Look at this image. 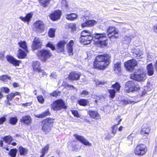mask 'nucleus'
<instances>
[{
    "label": "nucleus",
    "mask_w": 157,
    "mask_h": 157,
    "mask_svg": "<svg viewBox=\"0 0 157 157\" xmlns=\"http://www.w3.org/2000/svg\"><path fill=\"white\" fill-rule=\"evenodd\" d=\"M10 100H9L8 99H7L6 100H5V103L6 104V105H11V103H10Z\"/></svg>",
    "instance_id": "69168bd1"
},
{
    "label": "nucleus",
    "mask_w": 157,
    "mask_h": 157,
    "mask_svg": "<svg viewBox=\"0 0 157 157\" xmlns=\"http://www.w3.org/2000/svg\"><path fill=\"white\" fill-rule=\"evenodd\" d=\"M17 150L16 148L11 149L8 152V155L11 157H15L16 155Z\"/></svg>",
    "instance_id": "79ce46f5"
},
{
    "label": "nucleus",
    "mask_w": 157,
    "mask_h": 157,
    "mask_svg": "<svg viewBox=\"0 0 157 157\" xmlns=\"http://www.w3.org/2000/svg\"><path fill=\"white\" fill-rule=\"evenodd\" d=\"M37 98L39 103L40 104H43L44 101V99L42 95H39L37 97Z\"/></svg>",
    "instance_id": "8fccbe9b"
},
{
    "label": "nucleus",
    "mask_w": 157,
    "mask_h": 157,
    "mask_svg": "<svg viewBox=\"0 0 157 157\" xmlns=\"http://www.w3.org/2000/svg\"><path fill=\"white\" fill-rule=\"evenodd\" d=\"M60 93V91L58 90H56L53 91L50 94V95L56 98Z\"/></svg>",
    "instance_id": "49530a36"
},
{
    "label": "nucleus",
    "mask_w": 157,
    "mask_h": 157,
    "mask_svg": "<svg viewBox=\"0 0 157 157\" xmlns=\"http://www.w3.org/2000/svg\"><path fill=\"white\" fill-rule=\"evenodd\" d=\"M18 151L20 155L25 156L28 154V151L27 148L21 146L18 148Z\"/></svg>",
    "instance_id": "c85d7f7f"
},
{
    "label": "nucleus",
    "mask_w": 157,
    "mask_h": 157,
    "mask_svg": "<svg viewBox=\"0 0 157 157\" xmlns=\"http://www.w3.org/2000/svg\"><path fill=\"white\" fill-rule=\"evenodd\" d=\"M121 63L118 62L114 64L113 70L114 71H117L118 72H120L121 71Z\"/></svg>",
    "instance_id": "72a5a7b5"
},
{
    "label": "nucleus",
    "mask_w": 157,
    "mask_h": 157,
    "mask_svg": "<svg viewBox=\"0 0 157 157\" xmlns=\"http://www.w3.org/2000/svg\"><path fill=\"white\" fill-rule=\"evenodd\" d=\"M111 56L108 53H104L97 56L93 63V68L98 70H105L111 62Z\"/></svg>",
    "instance_id": "f03ea898"
},
{
    "label": "nucleus",
    "mask_w": 157,
    "mask_h": 157,
    "mask_svg": "<svg viewBox=\"0 0 157 157\" xmlns=\"http://www.w3.org/2000/svg\"><path fill=\"white\" fill-rule=\"evenodd\" d=\"M6 120V115H4L0 117V125L3 124Z\"/></svg>",
    "instance_id": "603ef678"
},
{
    "label": "nucleus",
    "mask_w": 157,
    "mask_h": 157,
    "mask_svg": "<svg viewBox=\"0 0 157 157\" xmlns=\"http://www.w3.org/2000/svg\"><path fill=\"white\" fill-rule=\"evenodd\" d=\"M78 104L80 106H85L89 103L88 100L86 99H81L78 101Z\"/></svg>",
    "instance_id": "2f4dec72"
},
{
    "label": "nucleus",
    "mask_w": 157,
    "mask_h": 157,
    "mask_svg": "<svg viewBox=\"0 0 157 157\" xmlns=\"http://www.w3.org/2000/svg\"><path fill=\"white\" fill-rule=\"evenodd\" d=\"M55 120L54 118L48 117L41 121V130L45 134H48L52 131Z\"/></svg>",
    "instance_id": "7ed1b4c3"
},
{
    "label": "nucleus",
    "mask_w": 157,
    "mask_h": 157,
    "mask_svg": "<svg viewBox=\"0 0 157 157\" xmlns=\"http://www.w3.org/2000/svg\"><path fill=\"white\" fill-rule=\"evenodd\" d=\"M51 115V113L49 109H47L45 111L42 112L41 113L35 116L36 117L39 118H43L47 116Z\"/></svg>",
    "instance_id": "a878e982"
},
{
    "label": "nucleus",
    "mask_w": 157,
    "mask_h": 157,
    "mask_svg": "<svg viewBox=\"0 0 157 157\" xmlns=\"http://www.w3.org/2000/svg\"><path fill=\"white\" fill-rule=\"evenodd\" d=\"M40 5L44 7H47L49 4L50 0H38Z\"/></svg>",
    "instance_id": "58836bf2"
},
{
    "label": "nucleus",
    "mask_w": 157,
    "mask_h": 157,
    "mask_svg": "<svg viewBox=\"0 0 157 157\" xmlns=\"http://www.w3.org/2000/svg\"><path fill=\"white\" fill-rule=\"evenodd\" d=\"M133 54L136 55V57H137V59H138V57H139L142 55V52L139 49H136L134 52Z\"/></svg>",
    "instance_id": "c03bdc74"
},
{
    "label": "nucleus",
    "mask_w": 157,
    "mask_h": 157,
    "mask_svg": "<svg viewBox=\"0 0 157 157\" xmlns=\"http://www.w3.org/2000/svg\"><path fill=\"white\" fill-rule=\"evenodd\" d=\"M33 28L38 32L41 33L45 30V24L42 20H38L36 21L33 23Z\"/></svg>",
    "instance_id": "9b49d317"
},
{
    "label": "nucleus",
    "mask_w": 157,
    "mask_h": 157,
    "mask_svg": "<svg viewBox=\"0 0 157 157\" xmlns=\"http://www.w3.org/2000/svg\"><path fill=\"white\" fill-rule=\"evenodd\" d=\"M107 34L105 33H95L94 37L98 40L97 43L101 47L106 46L108 44V38L110 39H117L119 37L116 35L118 33L117 29L113 26H109L106 30Z\"/></svg>",
    "instance_id": "f257e3e1"
},
{
    "label": "nucleus",
    "mask_w": 157,
    "mask_h": 157,
    "mask_svg": "<svg viewBox=\"0 0 157 157\" xmlns=\"http://www.w3.org/2000/svg\"><path fill=\"white\" fill-rule=\"evenodd\" d=\"M0 90L4 92L5 93L7 94L10 92V89L6 87H3L0 88Z\"/></svg>",
    "instance_id": "864d4df0"
},
{
    "label": "nucleus",
    "mask_w": 157,
    "mask_h": 157,
    "mask_svg": "<svg viewBox=\"0 0 157 157\" xmlns=\"http://www.w3.org/2000/svg\"><path fill=\"white\" fill-rule=\"evenodd\" d=\"M18 119L16 117H12L10 118L9 123L12 125H15L17 123Z\"/></svg>",
    "instance_id": "a19ab883"
},
{
    "label": "nucleus",
    "mask_w": 157,
    "mask_h": 157,
    "mask_svg": "<svg viewBox=\"0 0 157 157\" xmlns=\"http://www.w3.org/2000/svg\"><path fill=\"white\" fill-rule=\"evenodd\" d=\"M33 16V14L32 12L27 13L25 17L20 16L19 18L25 22L29 23L31 20Z\"/></svg>",
    "instance_id": "393cba45"
},
{
    "label": "nucleus",
    "mask_w": 157,
    "mask_h": 157,
    "mask_svg": "<svg viewBox=\"0 0 157 157\" xmlns=\"http://www.w3.org/2000/svg\"><path fill=\"white\" fill-rule=\"evenodd\" d=\"M62 12L61 10H57L52 12L49 15L50 19L53 21H57L60 19Z\"/></svg>",
    "instance_id": "1a4fd4ad"
},
{
    "label": "nucleus",
    "mask_w": 157,
    "mask_h": 157,
    "mask_svg": "<svg viewBox=\"0 0 157 157\" xmlns=\"http://www.w3.org/2000/svg\"><path fill=\"white\" fill-rule=\"evenodd\" d=\"M140 87L138 84H135L133 81L129 80L125 84L124 92L127 94L130 92L140 90Z\"/></svg>",
    "instance_id": "0eeeda50"
},
{
    "label": "nucleus",
    "mask_w": 157,
    "mask_h": 157,
    "mask_svg": "<svg viewBox=\"0 0 157 157\" xmlns=\"http://www.w3.org/2000/svg\"><path fill=\"white\" fill-rule=\"evenodd\" d=\"M13 86L14 88L18 87L20 86L19 85V84L16 82H14L13 83Z\"/></svg>",
    "instance_id": "680f3d73"
},
{
    "label": "nucleus",
    "mask_w": 157,
    "mask_h": 157,
    "mask_svg": "<svg viewBox=\"0 0 157 157\" xmlns=\"http://www.w3.org/2000/svg\"><path fill=\"white\" fill-rule=\"evenodd\" d=\"M147 76L145 71L141 69H138L134 73L130 75V78L138 82L144 81Z\"/></svg>",
    "instance_id": "39448f33"
},
{
    "label": "nucleus",
    "mask_w": 157,
    "mask_h": 157,
    "mask_svg": "<svg viewBox=\"0 0 157 157\" xmlns=\"http://www.w3.org/2000/svg\"><path fill=\"white\" fill-rule=\"evenodd\" d=\"M148 151L147 147L143 144H137L134 149V154L139 156H143L145 155Z\"/></svg>",
    "instance_id": "6e6552de"
},
{
    "label": "nucleus",
    "mask_w": 157,
    "mask_h": 157,
    "mask_svg": "<svg viewBox=\"0 0 157 157\" xmlns=\"http://www.w3.org/2000/svg\"><path fill=\"white\" fill-rule=\"evenodd\" d=\"M153 29L155 32H157V23L153 26Z\"/></svg>",
    "instance_id": "338daca9"
},
{
    "label": "nucleus",
    "mask_w": 157,
    "mask_h": 157,
    "mask_svg": "<svg viewBox=\"0 0 157 157\" xmlns=\"http://www.w3.org/2000/svg\"><path fill=\"white\" fill-rule=\"evenodd\" d=\"M67 42L64 40L59 41L56 45V50L57 52L60 53L65 52V46Z\"/></svg>",
    "instance_id": "2eb2a0df"
},
{
    "label": "nucleus",
    "mask_w": 157,
    "mask_h": 157,
    "mask_svg": "<svg viewBox=\"0 0 157 157\" xmlns=\"http://www.w3.org/2000/svg\"><path fill=\"white\" fill-rule=\"evenodd\" d=\"M42 45V42L40 38L35 37L32 42L31 48L33 50H35L41 48Z\"/></svg>",
    "instance_id": "f8f14e48"
},
{
    "label": "nucleus",
    "mask_w": 157,
    "mask_h": 157,
    "mask_svg": "<svg viewBox=\"0 0 157 157\" xmlns=\"http://www.w3.org/2000/svg\"><path fill=\"white\" fill-rule=\"evenodd\" d=\"M68 27L69 28L71 29V31L73 32L76 30V26L75 23H71L68 25Z\"/></svg>",
    "instance_id": "a18cd8bd"
},
{
    "label": "nucleus",
    "mask_w": 157,
    "mask_h": 157,
    "mask_svg": "<svg viewBox=\"0 0 157 157\" xmlns=\"http://www.w3.org/2000/svg\"><path fill=\"white\" fill-rule=\"evenodd\" d=\"M66 18L70 21H73L76 19L78 17V15L75 13H71L65 14Z\"/></svg>",
    "instance_id": "cd10ccee"
},
{
    "label": "nucleus",
    "mask_w": 157,
    "mask_h": 157,
    "mask_svg": "<svg viewBox=\"0 0 157 157\" xmlns=\"http://www.w3.org/2000/svg\"><path fill=\"white\" fill-rule=\"evenodd\" d=\"M147 75L149 76L152 75L154 74V70L152 63H150L147 65L146 67Z\"/></svg>",
    "instance_id": "bb28decb"
},
{
    "label": "nucleus",
    "mask_w": 157,
    "mask_h": 157,
    "mask_svg": "<svg viewBox=\"0 0 157 157\" xmlns=\"http://www.w3.org/2000/svg\"><path fill=\"white\" fill-rule=\"evenodd\" d=\"M76 140L82 143L84 145L90 146L92 145L91 143L89 142L83 136H81L77 134H74L73 135Z\"/></svg>",
    "instance_id": "4468645a"
},
{
    "label": "nucleus",
    "mask_w": 157,
    "mask_h": 157,
    "mask_svg": "<svg viewBox=\"0 0 157 157\" xmlns=\"http://www.w3.org/2000/svg\"><path fill=\"white\" fill-rule=\"evenodd\" d=\"M151 128L148 124H143L140 131V133L143 135H148L150 132Z\"/></svg>",
    "instance_id": "aec40b11"
},
{
    "label": "nucleus",
    "mask_w": 157,
    "mask_h": 157,
    "mask_svg": "<svg viewBox=\"0 0 157 157\" xmlns=\"http://www.w3.org/2000/svg\"><path fill=\"white\" fill-rule=\"evenodd\" d=\"M96 23V21L94 20H87L85 22L81 24V27L82 28L86 27H92L94 26Z\"/></svg>",
    "instance_id": "b1692460"
},
{
    "label": "nucleus",
    "mask_w": 157,
    "mask_h": 157,
    "mask_svg": "<svg viewBox=\"0 0 157 157\" xmlns=\"http://www.w3.org/2000/svg\"><path fill=\"white\" fill-rule=\"evenodd\" d=\"M6 57L7 61L15 66H19L20 64L21 63V60L15 59L11 56L7 55Z\"/></svg>",
    "instance_id": "dca6fc26"
},
{
    "label": "nucleus",
    "mask_w": 157,
    "mask_h": 157,
    "mask_svg": "<svg viewBox=\"0 0 157 157\" xmlns=\"http://www.w3.org/2000/svg\"><path fill=\"white\" fill-rule=\"evenodd\" d=\"M37 56L42 62H45L52 57V55L50 50L43 49L37 51Z\"/></svg>",
    "instance_id": "423d86ee"
},
{
    "label": "nucleus",
    "mask_w": 157,
    "mask_h": 157,
    "mask_svg": "<svg viewBox=\"0 0 157 157\" xmlns=\"http://www.w3.org/2000/svg\"><path fill=\"white\" fill-rule=\"evenodd\" d=\"M147 90H145V89H144L142 92V94L141 95V97L143 96H144L146 94H147Z\"/></svg>",
    "instance_id": "e2e57ef3"
},
{
    "label": "nucleus",
    "mask_w": 157,
    "mask_h": 157,
    "mask_svg": "<svg viewBox=\"0 0 157 157\" xmlns=\"http://www.w3.org/2000/svg\"><path fill=\"white\" fill-rule=\"evenodd\" d=\"M65 87H68V88H72L74 89V87L72 85H70L68 84H66L65 85Z\"/></svg>",
    "instance_id": "0e129e2a"
},
{
    "label": "nucleus",
    "mask_w": 157,
    "mask_h": 157,
    "mask_svg": "<svg viewBox=\"0 0 157 157\" xmlns=\"http://www.w3.org/2000/svg\"><path fill=\"white\" fill-rule=\"evenodd\" d=\"M154 68L155 70L157 72V60L156 61V62L154 64Z\"/></svg>",
    "instance_id": "774afa93"
},
{
    "label": "nucleus",
    "mask_w": 157,
    "mask_h": 157,
    "mask_svg": "<svg viewBox=\"0 0 157 157\" xmlns=\"http://www.w3.org/2000/svg\"><path fill=\"white\" fill-rule=\"evenodd\" d=\"M46 46L50 48L52 51H54L56 49L55 45L52 43L49 42L46 44Z\"/></svg>",
    "instance_id": "09e8293b"
},
{
    "label": "nucleus",
    "mask_w": 157,
    "mask_h": 157,
    "mask_svg": "<svg viewBox=\"0 0 157 157\" xmlns=\"http://www.w3.org/2000/svg\"><path fill=\"white\" fill-rule=\"evenodd\" d=\"M56 29L52 28L49 29L48 32V35L50 38H53L55 36V33Z\"/></svg>",
    "instance_id": "e433bc0d"
},
{
    "label": "nucleus",
    "mask_w": 157,
    "mask_h": 157,
    "mask_svg": "<svg viewBox=\"0 0 157 157\" xmlns=\"http://www.w3.org/2000/svg\"><path fill=\"white\" fill-rule=\"evenodd\" d=\"M88 114L92 119L97 120L101 119L100 115L98 112L94 110H89L87 112Z\"/></svg>",
    "instance_id": "6ab92c4d"
},
{
    "label": "nucleus",
    "mask_w": 157,
    "mask_h": 157,
    "mask_svg": "<svg viewBox=\"0 0 157 157\" xmlns=\"http://www.w3.org/2000/svg\"><path fill=\"white\" fill-rule=\"evenodd\" d=\"M81 75L80 72L77 71H73L68 74V78L69 80L71 81L79 80Z\"/></svg>",
    "instance_id": "ddd939ff"
},
{
    "label": "nucleus",
    "mask_w": 157,
    "mask_h": 157,
    "mask_svg": "<svg viewBox=\"0 0 157 157\" xmlns=\"http://www.w3.org/2000/svg\"><path fill=\"white\" fill-rule=\"evenodd\" d=\"M72 148L73 151H77L78 148L77 147V144H75L72 146Z\"/></svg>",
    "instance_id": "bf43d9fd"
},
{
    "label": "nucleus",
    "mask_w": 157,
    "mask_h": 157,
    "mask_svg": "<svg viewBox=\"0 0 157 157\" xmlns=\"http://www.w3.org/2000/svg\"><path fill=\"white\" fill-rule=\"evenodd\" d=\"M32 66L33 71L38 73H41L43 71L41 67V64L39 61H34L32 62Z\"/></svg>",
    "instance_id": "f3484780"
},
{
    "label": "nucleus",
    "mask_w": 157,
    "mask_h": 157,
    "mask_svg": "<svg viewBox=\"0 0 157 157\" xmlns=\"http://www.w3.org/2000/svg\"><path fill=\"white\" fill-rule=\"evenodd\" d=\"M5 53L4 51L0 52V60H3L5 58Z\"/></svg>",
    "instance_id": "6e6d98bb"
},
{
    "label": "nucleus",
    "mask_w": 157,
    "mask_h": 157,
    "mask_svg": "<svg viewBox=\"0 0 157 157\" xmlns=\"http://www.w3.org/2000/svg\"><path fill=\"white\" fill-rule=\"evenodd\" d=\"M3 140L6 143L10 144L12 141L13 138L10 135L6 136L2 138Z\"/></svg>",
    "instance_id": "c9c22d12"
},
{
    "label": "nucleus",
    "mask_w": 157,
    "mask_h": 157,
    "mask_svg": "<svg viewBox=\"0 0 157 157\" xmlns=\"http://www.w3.org/2000/svg\"><path fill=\"white\" fill-rule=\"evenodd\" d=\"M13 98L14 97L11 93L6 95V99H8L9 100H10L11 101L13 99Z\"/></svg>",
    "instance_id": "5fc2aeb1"
},
{
    "label": "nucleus",
    "mask_w": 157,
    "mask_h": 157,
    "mask_svg": "<svg viewBox=\"0 0 157 157\" xmlns=\"http://www.w3.org/2000/svg\"><path fill=\"white\" fill-rule=\"evenodd\" d=\"M108 93H109V97L111 99H113L115 97L116 93V91L115 90L113 89H109L108 90Z\"/></svg>",
    "instance_id": "ea45409f"
},
{
    "label": "nucleus",
    "mask_w": 157,
    "mask_h": 157,
    "mask_svg": "<svg viewBox=\"0 0 157 157\" xmlns=\"http://www.w3.org/2000/svg\"><path fill=\"white\" fill-rule=\"evenodd\" d=\"M137 65V61L134 59L128 60L124 63V65L126 70L130 72L133 71L135 67Z\"/></svg>",
    "instance_id": "9d476101"
},
{
    "label": "nucleus",
    "mask_w": 157,
    "mask_h": 157,
    "mask_svg": "<svg viewBox=\"0 0 157 157\" xmlns=\"http://www.w3.org/2000/svg\"><path fill=\"white\" fill-rule=\"evenodd\" d=\"M12 93V94L13 97H14L15 96H17V95H21L20 94V93H19V92H17V91H16V92H15L14 93H13V92H12L11 93Z\"/></svg>",
    "instance_id": "052dcab7"
},
{
    "label": "nucleus",
    "mask_w": 157,
    "mask_h": 157,
    "mask_svg": "<svg viewBox=\"0 0 157 157\" xmlns=\"http://www.w3.org/2000/svg\"><path fill=\"white\" fill-rule=\"evenodd\" d=\"M49 146L48 144H47L43 147L40 151L41 154L39 157H44L45 155L47 154L49 150Z\"/></svg>",
    "instance_id": "c756f323"
},
{
    "label": "nucleus",
    "mask_w": 157,
    "mask_h": 157,
    "mask_svg": "<svg viewBox=\"0 0 157 157\" xmlns=\"http://www.w3.org/2000/svg\"><path fill=\"white\" fill-rule=\"evenodd\" d=\"M72 114L74 117L77 118H79L80 116L78 113V112L77 110H71Z\"/></svg>",
    "instance_id": "3c124183"
},
{
    "label": "nucleus",
    "mask_w": 157,
    "mask_h": 157,
    "mask_svg": "<svg viewBox=\"0 0 157 157\" xmlns=\"http://www.w3.org/2000/svg\"><path fill=\"white\" fill-rule=\"evenodd\" d=\"M32 104H33V102L32 101H30V102L22 103L21 104V105L22 106H23L24 107H26L27 106H30L31 105H32Z\"/></svg>",
    "instance_id": "4d7b16f0"
},
{
    "label": "nucleus",
    "mask_w": 157,
    "mask_h": 157,
    "mask_svg": "<svg viewBox=\"0 0 157 157\" xmlns=\"http://www.w3.org/2000/svg\"><path fill=\"white\" fill-rule=\"evenodd\" d=\"M11 77L7 75H2L0 76V80L3 82H6L8 80H10Z\"/></svg>",
    "instance_id": "37998d69"
},
{
    "label": "nucleus",
    "mask_w": 157,
    "mask_h": 157,
    "mask_svg": "<svg viewBox=\"0 0 157 157\" xmlns=\"http://www.w3.org/2000/svg\"><path fill=\"white\" fill-rule=\"evenodd\" d=\"M89 92L87 90H82L79 93V95L82 97H85V96L89 95Z\"/></svg>",
    "instance_id": "de8ad7c7"
},
{
    "label": "nucleus",
    "mask_w": 157,
    "mask_h": 157,
    "mask_svg": "<svg viewBox=\"0 0 157 157\" xmlns=\"http://www.w3.org/2000/svg\"><path fill=\"white\" fill-rule=\"evenodd\" d=\"M74 44V41L72 40H71L67 45L66 50L69 56H72L74 55L73 48Z\"/></svg>",
    "instance_id": "a211bd4d"
},
{
    "label": "nucleus",
    "mask_w": 157,
    "mask_h": 157,
    "mask_svg": "<svg viewBox=\"0 0 157 157\" xmlns=\"http://www.w3.org/2000/svg\"><path fill=\"white\" fill-rule=\"evenodd\" d=\"M121 121L122 119H120L118 121V123L117 124H114L111 127V133L114 136L116 134L117 132V126L119 125L120 124V122Z\"/></svg>",
    "instance_id": "473e14b6"
},
{
    "label": "nucleus",
    "mask_w": 157,
    "mask_h": 157,
    "mask_svg": "<svg viewBox=\"0 0 157 157\" xmlns=\"http://www.w3.org/2000/svg\"><path fill=\"white\" fill-rule=\"evenodd\" d=\"M29 52V51L22 50L21 48H19L17 55V57L19 59H25L27 56V54Z\"/></svg>",
    "instance_id": "4be33fe9"
},
{
    "label": "nucleus",
    "mask_w": 157,
    "mask_h": 157,
    "mask_svg": "<svg viewBox=\"0 0 157 157\" xmlns=\"http://www.w3.org/2000/svg\"><path fill=\"white\" fill-rule=\"evenodd\" d=\"M20 122L26 125H29L31 124L32 119L31 117L29 115L23 116L20 119Z\"/></svg>",
    "instance_id": "5701e85b"
},
{
    "label": "nucleus",
    "mask_w": 157,
    "mask_h": 157,
    "mask_svg": "<svg viewBox=\"0 0 157 157\" xmlns=\"http://www.w3.org/2000/svg\"><path fill=\"white\" fill-rule=\"evenodd\" d=\"M121 86L120 84L118 82H116L114 84L112 85L111 88H113V90H115L116 92H119L120 91Z\"/></svg>",
    "instance_id": "4c0bfd02"
},
{
    "label": "nucleus",
    "mask_w": 157,
    "mask_h": 157,
    "mask_svg": "<svg viewBox=\"0 0 157 157\" xmlns=\"http://www.w3.org/2000/svg\"><path fill=\"white\" fill-rule=\"evenodd\" d=\"M93 37L87 36L80 37V42L83 45H87L90 44L92 42Z\"/></svg>",
    "instance_id": "412c9836"
},
{
    "label": "nucleus",
    "mask_w": 157,
    "mask_h": 157,
    "mask_svg": "<svg viewBox=\"0 0 157 157\" xmlns=\"http://www.w3.org/2000/svg\"><path fill=\"white\" fill-rule=\"evenodd\" d=\"M18 44L19 47L23 50H25V51H29L26 41L21 40L18 43Z\"/></svg>",
    "instance_id": "7c9ffc66"
},
{
    "label": "nucleus",
    "mask_w": 157,
    "mask_h": 157,
    "mask_svg": "<svg viewBox=\"0 0 157 157\" xmlns=\"http://www.w3.org/2000/svg\"><path fill=\"white\" fill-rule=\"evenodd\" d=\"M51 108L53 111H57L66 110L67 105L63 99H59L53 102L51 104Z\"/></svg>",
    "instance_id": "20e7f679"
},
{
    "label": "nucleus",
    "mask_w": 157,
    "mask_h": 157,
    "mask_svg": "<svg viewBox=\"0 0 157 157\" xmlns=\"http://www.w3.org/2000/svg\"><path fill=\"white\" fill-rule=\"evenodd\" d=\"M121 101L124 105H125L132 103V102L130 100H122Z\"/></svg>",
    "instance_id": "13d9d810"
},
{
    "label": "nucleus",
    "mask_w": 157,
    "mask_h": 157,
    "mask_svg": "<svg viewBox=\"0 0 157 157\" xmlns=\"http://www.w3.org/2000/svg\"><path fill=\"white\" fill-rule=\"evenodd\" d=\"M92 33L87 30H82L81 33L80 37L87 36H92Z\"/></svg>",
    "instance_id": "f704fd0d"
}]
</instances>
